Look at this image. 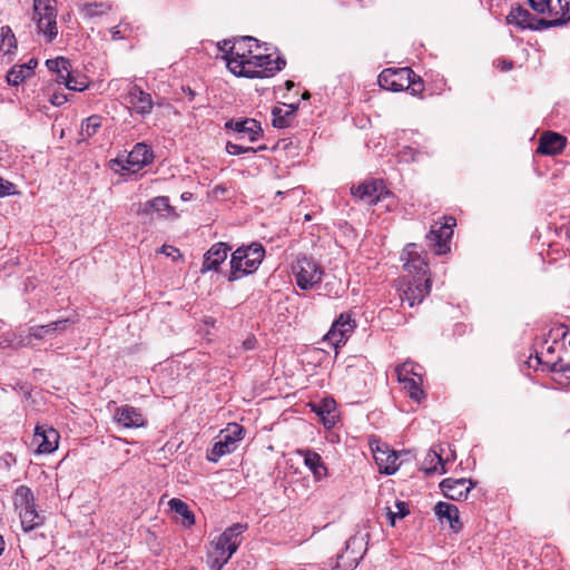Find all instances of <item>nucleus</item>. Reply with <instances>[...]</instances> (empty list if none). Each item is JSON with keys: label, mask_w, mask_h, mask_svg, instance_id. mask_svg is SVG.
<instances>
[{"label": "nucleus", "mask_w": 570, "mask_h": 570, "mask_svg": "<svg viewBox=\"0 0 570 570\" xmlns=\"http://www.w3.org/2000/svg\"><path fill=\"white\" fill-rule=\"evenodd\" d=\"M257 39L245 36L238 39L224 40L218 43V49L224 53L227 68L237 77H252L258 76L257 73L250 72L247 68H250V57H253V47H257Z\"/></svg>", "instance_id": "1"}, {"label": "nucleus", "mask_w": 570, "mask_h": 570, "mask_svg": "<svg viewBox=\"0 0 570 570\" xmlns=\"http://www.w3.org/2000/svg\"><path fill=\"white\" fill-rule=\"evenodd\" d=\"M265 256V248L259 243L240 246L230 255L229 271L225 274L228 282L238 281L253 274Z\"/></svg>", "instance_id": "2"}, {"label": "nucleus", "mask_w": 570, "mask_h": 570, "mask_svg": "<svg viewBox=\"0 0 570 570\" xmlns=\"http://www.w3.org/2000/svg\"><path fill=\"white\" fill-rule=\"evenodd\" d=\"M381 88L399 92L411 90L413 95L424 89L423 80L409 67L397 69H385L379 75Z\"/></svg>", "instance_id": "3"}, {"label": "nucleus", "mask_w": 570, "mask_h": 570, "mask_svg": "<svg viewBox=\"0 0 570 570\" xmlns=\"http://www.w3.org/2000/svg\"><path fill=\"white\" fill-rule=\"evenodd\" d=\"M293 273L296 278V285L303 291L314 288L324 276L323 267L306 255L297 257L296 263L293 265Z\"/></svg>", "instance_id": "4"}, {"label": "nucleus", "mask_w": 570, "mask_h": 570, "mask_svg": "<svg viewBox=\"0 0 570 570\" xmlns=\"http://www.w3.org/2000/svg\"><path fill=\"white\" fill-rule=\"evenodd\" d=\"M57 11L50 0H33V17L39 32L43 33L47 42H51L58 33Z\"/></svg>", "instance_id": "5"}, {"label": "nucleus", "mask_w": 570, "mask_h": 570, "mask_svg": "<svg viewBox=\"0 0 570 570\" xmlns=\"http://www.w3.org/2000/svg\"><path fill=\"white\" fill-rule=\"evenodd\" d=\"M244 428L238 423H229L226 429L222 430L218 440L214 443L210 454L207 455L209 461L216 462L223 455L232 453L237 448V443L244 436Z\"/></svg>", "instance_id": "6"}, {"label": "nucleus", "mask_w": 570, "mask_h": 570, "mask_svg": "<svg viewBox=\"0 0 570 570\" xmlns=\"http://www.w3.org/2000/svg\"><path fill=\"white\" fill-rule=\"evenodd\" d=\"M455 219L445 217L443 224L435 223L426 235L429 247L438 255L445 254L450 250V239L453 234Z\"/></svg>", "instance_id": "7"}, {"label": "nucleus", "mask_w": 570, "mask_h": 570, "mask_svg": "<svg viewBox=\"0 0 570 570\" xmlns=\"http://www.w3.org/2000/svg\"><path fill=\"white\" fill-rule=\"evenodd\" d=\"M225 130L232 132L237 140L247 138L250 142L264 135L261 122L254 118H230L225 122Z\"/></svg>", "instance_id": "8"}, {"label": "nucleus", "mask_w": 570, "mask_h": 570, "mask_svg": "<svg viewBox=\"0 0 570 570\" xmlns=\"http://www.w3.org/2000/svg\"><path fill=\"white\" fill-rule=\"evenodd\" d=\"M354 197L358 198L367 205H375L380 200L391 196V191L386 188L382 179H367L357 186L351 188Z\"/></svg>", "instance_id": "9"}, {"label": "nucleus", "mask_w": 570, "mask_h": 570, "mask_svg": "<svg viewBox=\"0 0 570 570\" xmlns=\"http://www.w3.org/2000/svg\"><path fill=\"white\" fill-rule=\"evenodd\" d=\"M370 448L380 473L392 475L397 471L400 466V463H397L399 455L394 450H391L387 444L375 438L370 440Z\"/></svg>", "instance_id": "10"}, {"label": "nucleus", "mask_w": 570, "mask_h": 570, "mask_svg": "<svg viewBox=\"0 0 570 570\" xmlns=\"http://www.w3.org/2000/svg\"><path fill=\"white\" fill-rule=\"evenodd\" d=\"M247 529V524L234 523L228 527L216 540L215 548L220 551V558L226 563L240 544V535Z\"/></svg>", "instance_id": "11"}, {"label": "nucleus", "mask_w": 570, "mask_h": 570, "mask_svg": "<svg viewBox=\"0 0 570 570\" xmlns=\"http://www.w3.org/2000/svg\"><path fill=\"white\" fill-rule=\"evenodd\" d=\"M154 153L145 142H137L125 159L118 157L114 160L122 170L136 173L153 163Z\"/></svg>", "instance_id": "12"}, {"label": "nucleus", "mask_w": 570, "mask_h": 570, "mask_svg": "<svg viewBox=\"0 0 570 570\" xmlns=\"http://www.w3.org/2000/svg\"><path fill=\"white\" fill-rule=\"evenodd\" d=\"M250 68H247L250 72L257 73L258 76H252L250 79L254 78H269L273 77L276 72L281 71L286 61L282 57H277L276 59H272L271 55H254L250 57Z\"/></svg>", "instance_id": "13"}, {"label": "nucleus", "mask_w": 570, "mask_h": 570, "mask_svg": "<svg viewBox=\"0 0 570 570\" xmlns=\"http://www.w3.org/2000/svg\"><path fill=\"white\" fill-rule=\"evenodd\" d=\"M355 328V321L352 318V315L348 313H343L340 317L333 323L331 330L325 335V340L328 341L335 348L340 347V345L345 344L348 335Z\"/></svg>", "instance_id": "14"}, {"label": "nucleus", "mask_w": 570, "mask_h": 570, "mask_svg": "<svg viewBox=\"0 0 570 570\" xmlns=\"http://www.w3.org/2000/svg\"><path fill=\"white\" fill-rule=\"evenodd\" d=\"M430 278L412 276V279L406 282L401 298L403 302H407L409 305L413 307L414 305L422 303L424 297L430 294Z\"/></svg>", "instance_id": "15"}, {"label": "nucleus", "mask_w": 570, "mask_h": 570, "mask_svg": "<svg viewBox=\"0 0 570 570\" xmlns=\"http://www.w3.org/2000/svg\"><path fill=\"white\" fill-rule=\"evenodd\" d=\"M401 259L404 261V269L415 277L426 278L429 265L425 259L419 254L416 244H407L402 254Z\"/></svg>", "instance_id": "16"}, {"label": "nucleus", "mask_w": 570, "mask_h": 570, "mask_svg": "<svg viewBox=\"0 0 570 570\" xmlns=\"http://www.w3.org/2000/svg\"><path fill=\"white\" fill-rule=\"evenodd\" d=\"M232 247L223 242L215 243L214 245H212L209 249L204 254V261L200 268V273H218L220 265L227 259L228 253Z\"/></svg>", "instance_id": "17"}, {"label": "nucleus", "mask_w": 570, "mask_h": 570, "mask_svg": "<svg viewBox=\"0 0 570 570\" xmlns=\"http://www.w3.org/2000/svg\"><path fill=\"white\" fill-rule=\"evenodd\" d=\"M474 482L470 479L461 478V479H444L441 483V490L443 494L454 501H461L468 498L469 492L474 487Z\"/></svg>", "instance_id": "18"}, {"label": "nucleus", "mask_w": 570, "mask_h": 570, "mask_svg": "<svg viewBox=\"0 0 570 570\" xmlns=\"http://www.w3.org/2000/svg\"><path fill=\"white\" fill-rule=\"evenodd\" d=\"M114 420L125 429L144 428L147 424L140 410L127 404L116 407Z\"/></svg>", "instance_id": "19"}, {"label": "nucleus", "mask_w": 570, "mask_h": 570, "mask_svg": "<svg viewBox=\"0 0 570 570\" xmlns=\"http://www.w3.org/2000/svg\"><path fill=\"white\" fill-rule=\"evenodd\" d=\"M68 324H69V320L65 318V320L51 322L47 325L31 326L29 328V334L26 337L24 344L26 345L31 344V338L43 340L47 337H52L57 332L66 331Z\"/></svg>", "instance_id": "20"}, {"label": "nucleus", "mask_w": 570, "mask_h": 570, "mask_svg": "<svg viewBox=\"0 0 570 570\" xmlns=\"http://www.w3.org/2000/svg\"><path fill=\"white\" fill-rule=\"evenodd\" d=\"M35 440L38 442L39 453H51L58 448L59 434L53 428L37 425Z\"/></svg>", "instance_id": "21"}, {"label": "nucleus", "mask_w": 570, "mask_h": 570, "mask_svg": "<svg viewBox=\"0 0 570 570\" xmlns=\"http://www.w3.org/2000/svg\"><path fill=\"white\" fill-rule=\"evenodd\" d=\"M566 147V138L557 132H547L541 136L538 153L542 155H556Z\"/></svg>", "instance_id": "22"}, {"label": "nucleus", "mask_w": 570, "mask_h": 570, "mask_svg": "<svg viewBox=\"0 0 570 570\" xmlns=\"http://www.w3.org/2000/svg\"><path fill=\"white\" fill-rule=\"evenodd\" d=\"M167 212L168 214L175 215V209L169 203V198L167 196H157L153 199L145 202L139 205L138 214L153 216L155 213L161 214Z\"/></svg>", "instance_id": "23"}, {"label": "nucleus", "mask_w": 570, "mask_h": 570, "mask_svg": "<svg viewBox=\"0 0 570 570\" xmlns=\"http://www.w3.org/2000/svg\"><path fill=\"white\" fill-rule=\"evenodd\" d=\"M435 514L440 520H446L450 523L451 529L455 532L460 531L462 523L459 518V509L456 505L448 502H439L434 508Z\"/></svg>", "instance_id": "24"}, {"label": "nucleus", "mask_w": 570, "mask_h": 570, "mask_svg": "<svg viewBox=\"0 0 570 570\" xmlns=\"http://www.w3.org/2000/svg\"><path fill=\"white\" fill-rule=\"evenodd\" d=\"M130 104L134 109L140 115L150 114L153 110V100L149 94L141 90L139 87H134L130 92Z\"/></svg>", "instance_id": "25"}, {"label": "nucleus", "mask_w": 570, "mask_h": 570, "mask_svg": "<svg viewBox=\"0 0 570 570\" xmlns=\"http://www.w3.org/2000/svg\"><path fill=\"white\" fill-rule=\"evenodd\" d=\"M37 66V60L30 59L29 62L12 67L7 73L9 85L18 86L29 78Z\"/></svg>", "instance_id": "26"}, {"label": "nucleus", "mask_w": 570, "mask_h": 570, "mask_svg": "<svg viewBox=\"0 0 570 570\" xmlns=\"http://www.w3.org/2000/svg\"><path fill=\"white\" fill-rule=\"evenodd\" d=\"M111 8L109 1H92L79 4V12L85 19H94L107 14Z\"/></svg>", "instance_id": "27"}, {"label": "nucleus", "mask_w": 570, "mask_h": 570, "mask_svg": "<svg viewBox=\"0 0 570 570\" xmlns=\"http://www.w3.org/2000/svg\"><path fill=\"white\" fill-rule=\"evenodd\" d=\"M298 453L304 458L305 465L313 472L316 479L326 475L327 469L318 453L311 450H299Z\"/></svg>", "instance_id": "28"}, {"label": "nucleus", "mask_w": 570, "mask_h": 570, "mask_svg": "<svg viewBox=\"0 0 570 570\" xmlns=\"http://www.w3.org/2000/svg\"><path fill=\"white\" fill-rule=\"evenodd\" d=\"M314 412L320 416L323 425L331 429L336 422L335 402L333 400H324L313 407Z\"/></svg>", "instance_id": "29"}, {"label": "nucleus", "mask_w": 570, "mask_h": 570, "mask_svg": "<svg viewBox=\"0 0 570 570\" xmlns=\"http://www.w3.org/2000/svg\"><path fill=\"white\" fill-rule=\"evenodd\" d=\"M443 446L440 445L439 449H431L425 458V462H429V466L425 468L428 474L439 472L443 474L446 472L445 463L450 460V458L444 459L443 455Z\"/></svg>", "instance_id": "30"}, {"label": "nucleus", "mask_w": 570, "mask_h": 570, "mask_svg": "<svg viewBox=\"0 0 570 570\" xmlns=\"http://www.w3.org/2000/svg\"><path fill=\"white\" fill-rule=\"evenodd\" d=\"M532 20L533 14L519 4L512 7L511 11L507 16L508 23L514 24L521 29H529Z\"/></svg>", "instance_id": "31"}, {"label": "nucleus", "mask_w": 570, "mask_h": 570, "mask_svg": "<svg viewBox=\"0 0 570 570\" xmlns=\"http://www.w3.org/2000/svg\"><path fill=\"white\" fill-rule=\"evenodd\" d=\"M19 515L22 529L26 532L33 530L43 522V518L36 510V504L30 508L24 507L19 509Z\"/></svg>", "instance_id": "32"}, {"label": "nucleus", "mask_w": 570, "mask_h": 570, "mask_svg": "<svg viewBox=\"0 0 570 570\" xmlns=\"http://www.w3.org/2000/svg\"><path fill=\"white\" fill-rule=\"evenodd\" d=\"M286 110L283 111L282 108L275 107L272 110L273 115V126L275 128H287L289 126V120L293 118L297 111L298 105L291 104L286 105Z\"/></svg>", "instance_id": "33"}, {"label": "nucleus", "mask_w": 570, "mask_h": 570, "mask_svg": "<svg viewBox=\"0 0 570 570\" xmlns=\"http://www.w3.org/2000/svg\"><path fill=\"white\" fill-rule=\"evenodd\" d=\"M170 509L183 518V524L190 527L195 523V515L189 510L188 505L180 499H171L169 501Z\"/></svg>", "instance_id": "34"}, {"label": "nucleus", "mask_w": 570, "mask_h": 570, "mask_svg": "<svg viewBox=\"0 0 570 570\" xmlns=\"http://www.w3.org/2000/svg\"><path fill=\"white\" fill-rule=\"evenodd\" d=\"M17 49L16 37L9 26H3L0 29V52L10 55Z\"/></svg>", "instance_id": "35"}, {"label": "nucleus", "mask_w": 570, "mask_h": 570, "mask_svg": "<svg viewBox=\"0 0 570 570\" xmlns=\"http://www.w3.org/2000/svg\"><path fill=\"white\" fill-rule=\"evenodd\" d=\"M14 505L19 510L21 508H30L35 505V495L30 488L20 485L17 488L14 493Z\"/></svg>", "instance_id": "36"}, {"label": "nucleus", "mask_w": 570, "mask_h": 570, "mask_svg": "<svg viewBox=\"0 0 570 570\" xmlns=\"http://www.w3.org/2000/svg\"><path fill=\"white\" fill-rule=\"evenodd\" d=\"M395 509L386 508V518L392 527L395 525L397 519H403L410 513L409 503L405 501H395Z\"/></svg>", "instance_id": "37"}, {"label": "nucleus", "mask_w": 570, "mask_h": 570, "mask_svg": "<svg viewBox=\"0 0 570 570\" xmlns=\"http://www.w3.org/2000/svg\"><path fill=\"white\" fill-rule=\"evenodd\" d=\"M566 24V20L563 19H543V18H535L533 16V20L531 21V24L529 26L530 30L533 31H541L549 28H556V27H562Z\"/></svg>", "instance_id": "38"}, {"label": "nucleus", "mask_w": 570, "mask_h": 570, "mask_svg": "<svg viewBox=\"0 0 570 570\" xmlns=\"http://www.w3.org/2000/svg\"><path fill=\"white\" fill-rule=\"evenodd\" d=\"M402 384L404 390L407 391V394L412 400L420 402L422 399L425 397L424 391L421 387L422 379L416 380L415 377H413L411 380H406Z\"/></svg>", "instance_id": "39"}, {"label": "nucleus", "mask_w": 570, "mask_h": 570, "mask_svg": "<svg viewBox=\"0 0 570 570\" xmlns=\"http://www.w3.org/2000/svg\"><path fill=\"white\" fill-rule=\"evenodd\" d=\"M101 127V117L98 115H92L82 121L81 125V135L89 138L94 136L98 129Z\"/></svg>", "instance_id": "40"}, {"label": "nucleus", "mask_w": 570, "mask_h": 570, "mask_svg": "<svg viewBox=\"0 0 570 570\" xmlns=\"http://www.w3.org/2000/svg\"><path fill=\"white\" fill-rule=\"evenodd\" d=\"M266 149H267V147L265 145H261L255 148V147H249V146H243L240 144H236V142H232V141H228L226 144V151L229 155H234V156L246 154V153H257V151L266 150Z\"/></svg>", "instance_id": "41"}, {"label": "nucleus", "mask_w": 570, "mask_h": 570, "mask_svg": "<svg viewBox=\"0 0 570 570\" xmlns=\"http://www.w3.org/2000/svg\"><path fill=\"white\" fill-rule=\"evenodd\" d=\"M46 66L49 71L57 73L62 71H68L71 69L70 60L65 57H57L55 59H48L46 61Z\"/></svg>", "instance_id": "42"}, {"label": "nucleus", "mask_w": 570, "mask_h": 570, "mask_svg": "<svg viewBox=\"0 0 570 570\" xmlns=\"http://www.w3.org/2000/svg\"><path fill=\"white\" fill-rule=\"evenodd\" d=\"M414 367H419L417 364L413 363V362H404L403 364L396 366L395 368V373H396V376H397V381L400 383H403L405 382L406 380H411L413 379L411 376V372Z\"/></svg>", "instance_id": "43"}, {"label": "nucleus", "mask_w": 570, "mask_h": 570, "mask_svg": "<svg viewBox=\"0 0 570 570\" xmlns=\"http://www.w3.org/2000/svg\"><path fill=\"white\" fill-rule=\"evenodd\" d=\"M88 83L86 78L78 79L71 75L69 80L66 81V88L73 91H83L87 89Z\"/></svg>", "instance_id": "44"}, {"label": "nucleus", "mask_w": 570, "mask_h": 570, "mask_svg": "<svg viewBox=\"0 0 570 570\" xmlns=\"http://www.w3.org/2000/svg\"><path fill=\"white\" fill-rule=\"evenodd\" d=\"M551 371L560 372L570 377V360L564 361L562 357H558L551 363Z\"/></svg>", "instance_id": "45"}, {"label": "nucleus", "mask_w": 570, "mask_h": 570, "mask_svg": "<svg viewBox=\"0 0 570 570\" xmlns=\"http://www.w3.org/2000/svg\"><path fill=\"white\" fill-rule=\"evenodd\" d=\"M17 194H19V191L16 189V185L10 181L3 180L0 177V198Z\"/></svg>", "instance_id": "46"}, {"label": "nucleus", "mask_w": 570, "mask_h": 570, "mask_svg": "<svg viewBox=\"0 0 570 570\" xmlns=\"http://www.w3.org/2000/svg\"><path fill=\"white\" fill-rule=\"evenodd\" d=\"M530 7L537 11L538 13H544L548 9H550V0H528ZM551 13V10H549Z\"/></svg>", "instance_id": "47"}, {"label": "nucleus", "mask_w": 570, "mask_h": 570, "mask_svg": "<svg viewBox=\"0 0 570 570\" xmlns=\"http://www.w3.org/2000/svg\"><path fill=\"white\" fill-rule=\"evenodd\" d=\"M561 14L557 19L566 20V24L570 21V0H558Z\"/></svg>", "instance_id": "48"}, {"label": "nucleus", "mask_w": 570, "mask_h": 570, "mask_svg": "<svg viewBox=\"0 0 570 570\" xmlns=\"http://www.w3.org/2000/svg\"><path fill=\"white\" fill-rule=\"evenodd\" d=\"M68 101V96L65 94V92H59V91H56L52 94V96L50 97V102L56 106V107H60L62 106L63 104H66Z\"/></svg>", "instance_id": "49"}, {"label": "nucleus", "mask_w": 570, "mask_h": 570, "mask_svg": "<svg viewBox=\"0 0 570 570\" xmlns=\"http://www.w3.org/2000/svg\"><path fill=\"white\" fill-rule=\"evenodd\" d=\"M71 69H69L68 71H60V72H57L56 73V82L58 83H63L66 86V81L69 80V78L71 77Z\"/></svg>", "instance_id": "50"}, {"label": "nucleus", "mask_w": 570, "mask_h": 570, "mask_svg": "<svg viewBox=\"0 0 570 570\" xmlns=\"http://www.w3.org/2000/svg\"><path fill=\"white\" fill-rule=\"evenodd\" d=\"M160 253H163V254H165L167 256H171L174 258H175V254L180 256L179 250L176 247L169 246V245H163L160 247Z\"/></svg>", "instance_id": "51"}, {"label": "nucleus", "mask_w": 570, "mask_h": 570, "mask_svg": "<svg viewBox=\"0 0 570 570\" xmlns=\"http://www.w3.org/2000/svg\"><path fill=\"white\" fill-rule=\"evenodd\" d=\"M256 345V338L254 336H249L243 341V347L245 351L254 350Z\"/></svg>", "instance_id": "52"}, {"label": "nucleus", "mask_w": 570, "mask_h": 570, "mask_svg": "<svg viewBox=\"0 0 570 570\" xmlns=\"http://www.w3.org/2000/svg\"><path fill=\"white\" fill-rule=\"evenodd\" d=\"M111 32V39L112 40H121L125 38V35H122L121 30L118 26L110 29Z\"/></svg>", "instance_id": "53"}, {"label": "nucleus", "mask_w": 570, "mask_h": 570, "mask_svg": "<svg viewBox=\"0 0 570 570\" xmlns=\"http://www.w3.org/2000/svg\"><path fill=\"white\" fill-rule=\"evenodd\" d=\"M183 92L189 96V100H193L196 96V92L189 87H181Z\"/></svg>", "instance_id": "54"}, {"label": "nucleus", "mask_w": 570, "mask_h": 570, "mask_svg": "<svg viewBox=\"0 0 570 570\" xmlns=\"http://www.w3.org/2000/svg\"><path fill=\"white\" fill-rule=\"evenodd\" d=\"M417 368H419V367H414V368L412 370V372H411V376H412V377H415L416 380L422 379V377H421V374L417 372Z\"/></svg>", "instance_id": "55"}, {"label": "nucleus", "mask_w": 570, "mask_h": 570, "mask_svg": "<svg viewBox=\"0 0 570 570\" xmlns=\"http://www.w3.org/2000/svg\"><path fill=\"white\" fill-rule=\"evenodd\" d=\"M4 550V540L3 537L0 534V556L2 554Z\"/></svg>", "instance_id": "56"}, {"label": "nucleus", "mask_w": 570, "mask_h": 570, "mask_svg": "<svg viewBox=\"0 0 570 570\" xmlns=\"http://www.w3.org/2000/svg\"><path fill=\"white\" fill-rule=\"evenodd\" d=\"M285 85L288 90H291L294 87V82L292 80H287Z\"/></svg>", "instance_id": "57"}, {"label": "nucleus", "mask_w": 570, "mask_h": 570, "mask_svg": "<svg viewBox=\"0 0 570 570\" xmlns=\"http://www.w3.org/2000/svg\"><path fill=\"white\" fill-rule=\"evenodd\" d=\"M511 68H512V62H511V61H510V62L504 63L503 69L509 70V69H511Z\"/></svg>", "instance_id": "58"}, {"label": "nucleus", "mask_w": 570, "mask_h": 570, "mask_svg": "<svg viewBox=\"0 0 570 570\" xmlns=\"http://www.w3.org/2000/svg\"><path fill=\"white\" fill-rule=\"evenodd\" d=\"M308 98H309V92H308V91H305V92L303 94V99H308Z\"/></svg>", "instance_id": "59"}, {"label": "nucleus", "mask_w": 570, "mask_h": 570, "mask_svg": "<svg viewBox=\"0 0 570 570\" xmlns=\"http://www.w3.org/2000/svg\"><path fill=\"white\" fill-rule=\"evenodd\" d=\"M215 189L218 191H224V188H222L220 186H217Z\"/></svg>", "instance_id": "60"}, {"label": "nucleus", "mask_w": 570, "mask_h": 570, "mask_svg": "<svg viewBox=\"0 0 570 570\" xmlns=\"http://www.w3.org/2000/svg\"><path fill=\"white\" fill-rule=\"evenodd\" d=\"M553 351H554L553 346H550V347L548 348V353H552Z\"/></svg>", "instance_id": "61"}, {"label": "nucleus", "mask_w": 570, "mask_h": 570, "mask_svg": "<svg viewBox=\"0 0 570 570\" xmlns=\"http://www.w3.org/2000/svg\"><path fill=\"white\" fill-rule=\"evenodd\" d=\"M567 332L562 333V338L566 340Z\"/></svg>", "instance_id": "62"}, {"label": "nucleus", "mask_w": 570, "mask_h": 570, "mask_svg": "<svg viewBox=\"0 0 570 570\" xmlns=\"http://www.w3.org/2000/svg\"><path fill=\"white\" fill-rule=\"evenodd\" d=\"M567 344H568V345H569V347H570V340L568 341V343H567Z\"/></svg>", "instance_id": "63"}]
</instances>
